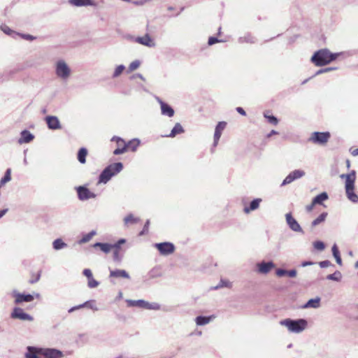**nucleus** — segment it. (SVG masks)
Here are the masks:
<instances>
[{"instance_id":"052dcab7","label":"nucleus","mask_w":358,"mask_h":358,"mask_svg":"<svg viewBox=\"0 0 358 358\" xmlns=\"http://www.w3.org/2000/svg\"><path fill=\"white\" fill-rule=\"evenodd\" d=\"M287 275L290 278H294L296 275V271L295 269L287 271Z\"/></svg>"},{"instance_id":"338daca9","label":"nucleus","mask_w":358,"mask_h":358,"mask_svg":"<svg viewBox=\"0 0 358 358\" xmlns=\"http://www.w3.org/2000/svg\"><path fill=\"white\" fill-rule=\"evenodd\" d=\"M86 307H88L94 310H97L96 306L94 304H92L91 301H89V304Z\"/></svg>"},{"instance_id":"a19ab883","label":"nucleus","mask_w":358,"mask_h":358,"mask_svg":"<svg viewBox=\"0 0 358 358\" xmlns=\"http://www.w3.org/2000/svg\"><path fill=\"white\" fill-rule=\"evenodd\" d=\"M124 69H125V66L123 64L118 65L115 68V69L113 73V78H117V77L120 76Z\"/></svg>"},{"instance_id":"6ab92c4d","label":"nucleus","mask_w":358,"mask_h":358,"mask_svg":"<svg viewBox=\"0 0 358 358\" xmlns=\"http://www.w3.org/2000/svg\"><path fill=\"white\" fill-rule=\"evenodd\" d=\"M227 123L225 122H219L216 125L214 133V142L213 147H216L218 144V141L221 137L223 130L225 129Z\"/></svg>"},{"instance_id":"de8ad7c7","label":"nucleus","mask_w":358,"mask_h":358,"mask_svg":"<svg viewBox=\"0 0 358 358\" xmlns=\"http://www.w3.org/2000/svg\"><path fill=\"white\" fill-rule=\"evenodd\" d=\"M336 67H327V68L321 69L318 70L315 73V76H317V75H320V74H322L324 73H327V72H329L331 71L336 70Z\"/></svg>"},{"instance_id":"412c9836","label":"nucleus","mask_w":358,"mask_h":358,"mask_svg":"<svg viewBox=\"0 0 358 358\" xmlns=\"http://www.w3.org/2000/svg\"><path fill=\"white\" fill-rule=\"evenodd\" d=\"M34 138V136L28 130H23L20 133V138L18 139L19 144L30 143Z\"/></svg>"},{"instance_id":"4d7b16f0","label":"nucleus","mask_w":358,"mask_h":358,"mask_svg":"<svg viewBox=\"0 0 358 358\" xmlns=\"http://www.w3.org/2000/svg\"><path fill=\"white\" fill-rule=\"evenodd\" d=\"M83 275H84L85 276H86V277L87 278V279H89V278H90L93 277V276H92V273L91 270H90V269H89V268H85V269L83 270Z\"/></svg>"},{"instance_id":"423d86ee","label":"nucleus","mask_w":358,"mask_h":358,"mask_svg":"<svg viewBox=\"0 0 358 358\" xmlns=\"http://www.w3.org/2000/svg\"><path fill=\"white\" fill-rule=\"evenodd\" d=\"M71 69L64 60H59L55 64V74L62 80H67L71 76Z\"/></svg>"},{"instance_id":"6e6d98bb","label":"nucleus","mask_w":358,"mask_h":358,"mask_svg":"<svg viewBox=\"0 0 358 358\" xmlns=\"http://www.w3.org/2000/svg\"><path fill=\"white\" fill-rule=\"evenodd\" d=\"M14 73V72H13V71H5V72L2 74V76H1L2 77H4V78H2V79H0V81H3V80H8V79H9V78H10V75H11L12 73Z\"/></svg>"},{"instance_id":"7c9ffc66","label":"nucleus","mask_w":358,"mask_h":358,"mask_svg":"<svg viewBox=\"0 0 358 358\" xmlns=\"http://www.w3.org/2000/svg\"><path fill=\"white\" fill-rule=\"evenodd\" d=\"M328 198H329V196L327 192H322L313 199V204L323 205V202L324 201L327 200Z\"/></svg>"},{"instance_id":"c756f323","label":"nucleus","mask_w":358,"mask_h":358,"mask_svg":"<svg viewBox=\"0 0 358 358\" xmlns=\"http://www.w3.org/2000/svg\"><path fill=\"white\" fill-rule=\"evenodd\" d=\"M95 235H96V231L95 230H92L91 231H90L89 233L87 234H83L82 238L78 241V243L79 245H82V244H84V243H88L89 241H91V239L93 238V236H94Z\"/></svg>"},{"instance_id":"4468645a","label":"nucleus","mask_w":358,"mask_h":358,"mask_svg":"<svg viewBox=\"0 0 358 358\" xmlns=\"http://www.w3.org/2000/svg\"><path fill=\"white\" fill-rule=\"evenodd\" d=\"M305 176V172L300 169L294 170L290 172L286 178L283 180L281 186H285L290 184L295 180L299 179Z\"/></svg>"},{"instance_id":"473e14b6","label":"nucleus","mask_w":358,"mask_h":358,"mask_svg":"<svg viewBox=\"0 0 358 358\" xmlns=\"http://www.w3.org/2000/svg\"><path fill=\"white\" fill-rule=\"evenodd\" d=\"M328 215L327 212L322 213L316 219L311 222V227H315L324 222Z\"/></svg>"},{"instance_id":"cd10ccee","label":"nucleus","mask_w":358,"mask_h":358,"mask_svg":"<svg viewBox=\"0 0 358 358\" xmlns=\"http://www.w3.org/2000/svg\"><path fill=\"white\" fill-rule=\"evenodd\" d=\"M215 317L213 315L210 316H203L199 315L195 318V322L198 326H203L208 324Z\"/></svg>"},{"instance_id":"e433bc0d","label":"nucleus","mask_w":358,"mask_h":358,"mask_svg":"<svg viewBox=\"0 0 358 358\" xmlns=\"http://www.w3.org/2000/svg\"><path fill=\"white\" fill-rule=\"evenodd\" d=\"M342 274L339 271H336L334 273L329 274L327 276V279L339 282L341 280Z\"/></svg>"},{"instance_id":"f8f14e48","label":"nucleus","mask_w":358,"mask_h":358,"mask_svg":"<svg viewBox=\"0 0 358 358\" xmlns=\"http://www.w3.org/2000/svg\"><path fill=\"white\" fill-rule=\"evenodd\" d=\"M155 247L159 250L162 255H169L175 251V245L170 242L155 243Z\"/></svg>"},{"instance_id":"37998d69","label":"nucleus","mask_w":358,"mask_h":358,"mask_svg":"<svg viewBox=\"0 0 358 358\" xmlns=\"http://www.w3.org/2000/svg\"><path fill=\"white\" fill-rule=\"evenodd\" d=\"M1 30L7 35L11 36L12 34H17L14 31H13L6 24H3L1 26Z\"/></svg>"},{"instance_id":"603ef678","label":"nucleus","mask_w":358,"mask_h":358,"mask_svg":"<svg viewBox=\"0 0 358 358\" xmlns=\"http://www.w3.org/2000/svg\"><path fill=\"white\" fill-rule=\"evenodd\" d=\"M222 41L219 40L217 37H215V36H210V37H209V38H208V44L209 45H213L215 44L216 43L222 42Z\"/></svg>"},{"instance_id":"1a4fd4ad","label":"nucleus","mask_w":358,"mask_h":358,"mask_svg":"<svg viewBox=\"0 0 358 358\" xmlns=\"http://www.w3.org/2000/svg\"><path fill=\"white\" fill-rule=\"evenodd\" d=\"M286 223L289 228L294 232L304 234L303 229L301 228L297 220L292 216L291 213H288L285 215Z\"/></svg>"},{"instance_id":"2eb2a0df","label":"nucleus","mask_w":358,"mask_h":358,"mask_svg":"<svg viewBox=\"0 0 358 358\" xmlns=\"http://www.w3.org/2000/svg\"><path fill=\"white\" fill-rule=\"evenodd\" d=\"M48 128L51 130L62 129V125L59 118L54 115H48L45 117Z\"/></svg>"},{"instance_id":"8fccbe9b","label":"nucleus","mask_w":358,"mask_h":358,"mask_svg":"<svg viewBox=\"0 0 358 358\" xmlns=\"http://www.w3.org/2000/svg\"><path fill=\"white\" fill-rule=\"evenodd\" d=\"M331 251H332V255L335 259L338 257L339 256H341L339 250H338L336 244H334L332 246Z\"/></svg>"},{"instance_id":"ddd939ff","label":"nucleus","mask_w":358,"mask_h":358,"mask_svg":"<svg viewBox=\"0 0 358 358\" xmlns=\"http://www.w3.org/2000/svg\"><path fill=\"white\" fill-rule=\"evenodd\" d=\"M76 192L78 194V197L80 201H86L90 199H94L96 196V194L94 192H91L87 187L85 186H79L76 187Z\"/></svg>"},{"instance_id":"bb28decb","label":"nucleus","mask_w":358,"mask_h":358,"mask_svg":"<svg viewBox=\"0 0 358 358\" xmlns=\"http://www.w3.org/2000/svg\"><path fill=\"white\" fill-rule=\"evenodd\" d=\"M257 42V38L250 33H246L243 36L239 37L238 43H250L254 44Z\"/></svg>"},{"instance_id":"dca6fc26","label":"nucleus","mask_w":358,"mask_h":358,"mask_svg":"<svg viewBox=\"0 0 358 358\" xmlns=\"http://www.w3.org/2000/svg\"><path fill=\"white\" fill-rule=\"evenodd\" d=\"M156 99L160 105L162 115L168 116L169 117H171L174 115L175 111H174L173 108L170 105H169L167 103L163 101L159 97H157Z\"/></svg>"},{"instance_id":"5fc2aeb1","label":"nucleus","mask_w":358,"mask_h":358,"mask_svg":"<svg viewBox=\"0 0 358 358\" xmlns=\"http://www.w3.org/2000/svg\"><path fill=\"white\" fill-rule=\"evenodd\" d=\"M319 265L321 268H327L330 266H334L329 260L320 262Z\"/></svg>"},{"instance_id":"a211bd4d","label":"nucleus","mask_w":358,"mask_h":358,"mask_svg":"<svg viewBox=\"0 0 358 358\" xmlns=\"http://www.w3.org/2000/svg\"><path fill=\"white\" fill-rule=\"evenodd\" d=\"M275 267V264L272 262H262L257 264V272L261 274H267Z\"/></svg>"},{"instance_id":"69168bd1","label":"nucleus","mask_w":358,"mask_h":358,"mask_svg":"<svg viewBox=\"0 0 358 358\" xmlns=\"http://www.w3.org/2000/svg\"><path fill=\"white\" fill-rule=\"evenodd\" d=\"M40 277H41V274L38 273L36 278H33V280H29V283H31V284L36 283V282H38L39 280Z\"/></svg>"},{"instance_id":"4be33fe9","label":"nucleus","mask_w":358,"mask_h":358,"mask_svg":"<svg viewBox=\"0 0 358 358\" xmlns=\"http://www.w3.org/2000/svg\"><path fill=\"white\" fill-rule=\"evenodd\" d=\"M109 278H126L129 279L130 275L128 273V272L123 269H115V270H110V275Z\"/></svg>"},{"instance_id":"864d4df0","label":"nucleus","mask_w":358,"mask_h":358,"mask_svg":"<svg viewBox=\"0 0 358 358\" xmlns=\"http://www.w3.org/2000/svg\"><path fill=\"white\" fill-rule=\"evenodd\" d=\"M287 270H285V269H282V268H278L276 271H275V274L278 276V277H283L285 275H287Z\"/></svg>"},{"instance_id":"e2e57ef3","label":"nucleus","mask_w":358,"mask_h":358,"mask_svg":"<svg viewBox=\"0 0 358 358\" xmlns=\"http://www.w3.org/2000/svg\"><path fill=\"white\" fill-rule=\"evenodd\" d=\"M315 263L313 262H310V261H304L301 263V266L303 267H305V266H310V265H313Z\"/></svg>"},{"instance_id":"c9c22d12","label":"nucleus","mask_w":358,"mask_h":358,"mask_svg":"<svg viewBox=\"0 0 358 358\" xmlns=\"http://www.w3.org/2000/svg\"><path fill=\"white\" fill-rule=\"evenodd\" d=\"M52 247L55 250H59L67 247V244L62 238H57L53 241Z\"/></svg>"},{"instance_id":"49530a36","label":"nucleus","mask_w":358,"mask_h":358,"mask_svg":"<svg viewBox=\"0 0 358 358\" xmlns=\"http://www.w3.org/2000/svg\"><path fill=\"white\" fill-rule=\"evenodd\" d=\"M88 304H89V301H86V302H85V303H83L82 304H80L78 306H76L71 307L70 309H69L68 312L69 313H71L74 312L75 310H79V309H80L82 308H85Z\"/></svg>"},{"instance_id":"6e6552de","label":"nucleus","mask_w":358,"mask_h":358,"mask_svg":"<svg viewBox=\"0 0 358 358\" xmlns=\"http://www.w3.org/2000/svg\"><path fill=\"white\" fill-rule=\"evenodd\" d=\"M330 136H331L330 133L328 131H326V132L315 131L311 134V136L309 138V141L315 144L324 145L329 141V139L330 138Z\"/></svg>"},{"instance_id":"f3484780","label":"nucleus","mask_w":358,"mask_h":358,"mask_svg":"<svg viewBox=\"0 0 358 358\" xmlns=\"http://www.w3.org/2000/svg\"><path fill=\"white\" fill-rule=\"evenodd\" d=\"M134 41L135 42L148 48H154L156 45L155 42L148 34H145L143 36H138L135 38Z\"/></svg>"},{"instance_id":"a878e982","label":"nucleus","mask_w":358,"mask_h":358,"mask_svg":"<svg viewBox=\"0 0 358 358\" xmlns=\"http://www.w3.org/2000/svg\"><path fill=\"white\" fill-rule=\"evenodd\" d=\"M321 299L317 296L314 299H309L303 306V308H317L320 306Z\"/></svg>"},{"instance_id":"09e8293b","label":"nucleus","mask_w":358,"mask_h":358,"mask_svg":"<svg viewBox=\"0 0 358 358\" xmlns=\"http://www.w3.org/2000/svg\"><path fill=\"white\" fill-rule=\"evenodd\" d=\"M125 152H127L126 145H123V147L117 148L116 149H115L113 151V154L115 155H119L124 153Z\"/></svg>"},{"instance_id":"13d9d810","label":"nucleus","mask_w":358,"mask_h":358,"mask_svg":"<svg viewBox=\"0 0 358 358\" xmlns=\"http://www.w3.org/2000/svg\"><path fill=\"white\" fill-rule=\"evenodd\" d=\"M21 37L24 39L28 40V41H33L36 38L35 36L30 35V34H20Z\"/></svg>"},{"instance_id":"2f4dec72","label":"nucleus","mask_w":358,"mask_h":358,"mask_svg":"<svg viewBox=\"0 0 358 358\" xmlns=\"http://www.w3.org/2000/svg\"><path fill=\"white\" fill-rule=\"evenodd\" d=\"M140 140L138 138H133L127 143L126 150L130 149L132 152H135L140 145Z\"/></svg>"},{"instance_id":"c85d7f7f","label":"nucleus","mask_w":358,"mask_h":358,"mask_svg":"<svg viewBox=\"0 0 358 358\" xmlns=\"http://www.w3.org/2000/svg\"><path fill=\"white\" fill-rule=\"evenodd\" d=\"M185 132V130L182 127V126L180 123H176L173 128L171 129V133L169 135H166V136L173 138L178 134H180Z\"/></svg>"},{"instance_id":"c03bdc74","label":"nucleus","mask_w":358,"mask_h":358,"mask_svg":"<svg viewBox=\"0 0 358 358\" xmlns=\"http://www.w3.org/2000/svg\"><path fill=\"white\" fill-rule=\"evenodd\" d=\"M87 280H88L87 286L90 288L96 287L99 285V282L96 280H95L93 277H92Z\"/></svg>"},{"instance_id":"aec40b11","label":"nucleus","mask_w":358,"mask_h":358,"mask_svg":"<svg viewBox=\"0 0 358 358\" xmlns=\"http://www.w3.org/2000/svg\"><path fill=\"white\" fill-rule=\"evenodd\" d=\"M125 242H126V240L124 238H120L116 243H114V244H118L117 248L113 247V249H114V251H113L114 262H118V263L122 262V256L120 255V250L121 245L124 243Z\"/></svg>"},{"instance_id":"5701e85b","label":"nucleus","mask_w":358,"mask_h":358,"mask_svg":"<svg viewBox=\"0 0 358 358\" xmlns=\"http://www.w3.org/2000/svg\"><path fill=\"white\" fill-rule=\"evenodd\" d=\"M117 245L118 244H110V243H108L97 242V243H95L92 246L94 248H99L102 252H103L106 254H108L110 252L111 249H113V247L117 248L118 247Z\"/></svg>"},{"instance_id":"7ed1b4c3","label":"nucleus","mask_w":358,"mask_h":358,"mask_svg":"<svg viewBox=\"0 0 358 358\" xmlns=\"http://www.w3.org/2000/svg\"><path fill=\"white\" fill-rule=\"evenodd\" d=\"M280 324L287 327L288 331L291 333L299 334L307 328L308 321L303 318L296 320L287 318L280 320Z\"/></svg>"},{"instance_id":"79ce46f5","label":"nucleus","mask_w":358,"mask_h":358,"mask_svg":"<svg viewBox=\"0 0 358 358\" xmlns=\"http://www.w3.org/2000/svg\"><path fill=\"white\" fill-rule=\"evenodd\" d=\"M141 65V62L138 60L133 61L129 66L128 73L131 72L137 69Z\"/></svg>"},{"instance_id":"0eeeda50","label":"nucleus","mask_w":358,"mask_h":358,"mask_svg":"<svg viewBox=\"0 0 358 358\" xmlns=\"http://www.w3.org/2000/svg\"><path fill=\"white\" fill-rule=\"evenodd\" d=\"M127 305L130 307H139L147 310H158L160 309V305L157 303H150L143 299L138 300H127Z\"/></svg>"},{"instance_id":"a18cd8bd","label":"nucleus","mask_w":358,"mask_h":358,"mask_svg":"<svg viewBox=\"0 0 358 358\" xmlns=\"http://www.w3.org/2000/svg\"><path fill=\"white\" fill-rule=\"evenodd\" d=\"M314 248L320 251L323 250L325 248L324 243L321 241H317L313 243Z\"/></svg>"},{"instance_id":"4c0bfd02","label":"nucleus","mask_w":358,"mask_h":358,"mask_svg":"<svg viewBox=\"0 0 358 358\" xmlns=\"http://www.w3.org/2000/svg\"><path fill=\"white\" fill-rule=\"evenodd\" d=\"M139 220L140 219L138 217H135L131 213L127 215L124 219L125 224H135L138 222Z\"/></svg>"},{"instance_id":"774afa93","label":"nucleus","mask_w":358,"mask_h":358,"mask_svg":"<svg viewBox=\"0 0 358 358\" xmlns=\"http://www.w3.org/2000/svg\"><path fill=\"white\" fill-rule=\"evenodd\" d=\"M315 204H313V201H312V203H311L310 205H308V206H306V210H307L308 212L311 211V210L313 209V207H314V206H315Z\"/></svg>"},{"instance_id":"0e129e2a","label":"nucleus","mask_w":358,"mask_h":358,"mask_svg":"<svg viewBox=\"0 0 358 358\" xmlns=\"http://www.w3.org/2000/svg\"><path fill=\"white\" fill-rule=\"evenodd\" d=\"M40 277H41V274L38 273L36 278H33V280H29V283H31V284L36 283V282H38L39 280Z\"/></svg>"},{"instance_id":"58836bf2","label":"nucleus","mask_w":358,"mask_h":358,"mask_svg":"<svg viewBox=\"0 0 358 358\" xmlns=\"http://www.w3.org/2000/svg\"><path fill=\"white\" fill-rule=\"evenodd\" d=\"M11 180V170L10 169H8L3 177L0 180V186L3 185L6 182H9Z\"/></svg>"},{"instance_id":"b1692460","label":"nucleus","mask_w":358,"mask_h":358,"mask_svg":"<svg viewBox=\"0 0 358 358\" xmlns=\"http://www.w3.org/2000/svg\"><path fill=\"white\" fill-rule=\"evenodd\" d=\"M262 199L257 198L250 201L248 206H245L243 208V211L245 213L248 214L251 211L255 210L259 208L260 203L262 202Z\"/></svg>"},{"instance_id":"9b49d317","label":"nucleus","mask_w":358,"mask_h":358,"mask_svg":"<svg viewBox=\"0 0 358 358\" xmlns=\"http://www.w3.org/2000/svg\"><path fill=\"white\" fill-rule=\"evenodd\" d=\"M11 295L15 298L14 303L15 304H20L24 302H31L34 300V296L33 294L20 293L17 290H13Z\"/></svg>"},{"instance_id":"39448f33","label":"nucleus","mask_w":358,"mask_h":358,"mask_svg":"<svg viewBox=\"0 0 358 358\" xmlns=\"http://www.w3.org/2000/svg\"><path fill=\"white\" fill-rule=\"evenodd\" d=\"M27 350L34 352L38 355H43L45 358H62L64 356V354L61 350L55 348L28 346L27 348Z\"/></svg>"},{"instance_id":"72a5a7b5","label":"nucleus","mask_w":358,"mask_h":358,"mask_svg":"<svg viewBox=\"0 0 358 358\" xmlns=\"http://www.w3.org/2000/svg\"><path fill=\"white\" fill-rule=\"evenodd\" d=\"M264 117L267 120V121L272 125H277L279 122L278 119L271 114L270 111L264 112Z\"/></svg>"},{"instance_id":"f257e3e1","label":"nucleus","mask_w":358,"mask_h":358,"mask_svg":"<svg viewBox=\"0 0 358 358\" xmlns=\"http://www.w3.org/2000/svg\"><path fill=\"white\" fill-rule=\"evenodd\" d=\"M340 53H332L327 48L316 51L311 57V62L317 66L327 65L336 60Z\"/></svg>"},{"instance_id":"ea45409f","label":"nucleus","mask_w":358,"mask_h":358,"mask_svg":"<svg viewBox=\"0 0 358 358\" xmlns=\"http://www.w3.org/2000/svg\"><path fill=\"white\" fill-rule=\"evenodd\" d=\"M232 286L231 282L226 280L221 279L219 284L213 287V289H218L222 287L231 288Z\"/></svg>"},{"instance_id":"393cba45","label":"nucleus","mask_w":358,"mask_h":358,"mask_svg":"<svg viewBox=\"0 0 358 358\" xmlns=\"http://www.w3.org/2000/svg\"><path fill=\"white\" fill-rule=\"evenodd\" d=\"M69 3L75 6L80 7V6H95L96 3L93 0H69Z\"/></svg>"},{"instance_id":"bf43d9fd","label":"nucleus","mask_w":358,"mask_h":358,"mask_svg":"<svg viewBox=\"0 0 358 358\" xmlns=\"http://www.w3.org/2000/svg\"><path fill=\"white\" fill-rule=\"evenodd\" d=\"M111 141H115V142H116V143H119L120 142L123 143H124V139L122 138L121 137L114 136L113 137H112Z\"/></svg>"},{"instance_id":"f03ea898","label":"nucleus","mask_w":358,"mask_h":358,"mask_svg":"<svg viewBox=\"0 0 358 358\" xmlns=\"http://www.w3.org/2000/svg\"><path fill=\"white\" fill-rule=\"evenodd\" d=\"M341 178L345 179V188L347 198L354 203H358V195L355 192L356 171L352 170L348 174H342Z\"/></svg>"},{"instance_id":"9d476101","label":"nucleus","mask_w":358,"mask_h":358,"mask_svg":"<svg viewBox=\"0 0 358 358\" xmlns=\"http://www.w3.org/2000/svg\"><path fill=\"white\" fill-rule=\"evenodd\" d=\"M10 317L13 319H18L22 321L31 322L34 320V317L31 315L25 313L23 309L20 307H15L13 309V311L10 313Z\"/></svg>"},{"instance_id":"f704fd0d","label":"nucleus","mask_w":358,"mask_h":358,"mask_svg":"<svg viewBox=\"0 0 358 358\" xmlns=\"http://www.w3.org/2000/svg\"><path fill=\"white\" fill-rule=\"evenodd\" d=\"M87 155V150L85 148H81L78 152V160L81 164L86 162V157Z\"/></svg>"},{"instance_id":"3c124183","label":"nucleus","mask_w":358,"mask_h":358,"mask_svg":"<svg viewBox=\"0 0 358 358\" xmlns=\"http://www.w3.org/2000/svg\"><path fill=\"white\" fill-rule=\"evenodd\" d=\"M149 225H150V220H148L144 224L143 230L139 233V236H143L148 232Z\"/></svg>"},{"instance_id":"680f3d73","label":"nucleus","mask_w":358,"mask_h":358,"mask_svg":"<svg viewBox=\"0 0 358 358\" xmlns=\"http://www.w3.org/2000/svg\"><path fill=\"white\" fill-rule=\"evenodd\" d=\"M236 110L241 115H244L245 116L246 115V113H245V110L243 108H241V107H237Z\"/></svg>"},{"instance_id":"20e7f679","label":"nucleus","mask_w":358,"mask_h":358,"mask_svg":"<svg viewBox=\"0 0 358 358\" xmlns=\"http://www.w3.org/2000/svg\"><path fill=\"white\" fill-rule=\"evenodd\" d=\"M123 164L122 162H115L107 166L100 173L98 183L106 184L113 176L122 171Z\"/></svg>"}]
</instances>
